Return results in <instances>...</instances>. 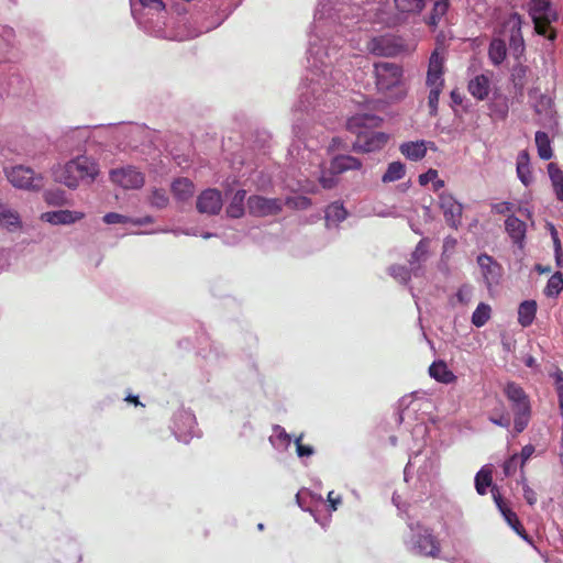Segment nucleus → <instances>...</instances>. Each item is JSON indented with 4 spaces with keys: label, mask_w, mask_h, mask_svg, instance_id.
Returning <instances> with one entry per match:
<instances>
[{
    "label": "nucleus",
    "mask_w": 563,
    "mask_h": 563,
    "mask_svg": "<svg viewBox=\"0 0 563 563\" xmlns=\"http://www.w3.org/2000/svg\"><path fill=\"white\" fill-rule=\"evenodd\" d=\"M563 290V276L560 272L554 273L547 283L544 294L547 297L554 298Z\"/></svg>",
    "instance_id": "nucleus-43"
},
{
    "label": "nucleus",
    "mask_w": 563,
    "mask_h": 563,
    "mask_svg": "<svg viewBox=\"0 0 563 563\" xmlns=\"http://www.w3.org/2000/svg\"><path fill=\"white\" fill-rule=\"evenodd\" d=\"M505 231L516 245H518L520 249L523 247L527 235L526 222L520 220L515 214H510L505 220Z\"/></svg>",
    "instance_id": "nucleus-19"
},
{
    "label": "nucleus",
    "mask_w": 563,
    "mask_h": 563,
    "mask_svg": "<svg viewBox=\"0 0 563 563\" xmlns=\"http://www.w3.org/2000/svg\"><path fill=\"white\" fill-rule=\"evenodd\" d=\"M303 497H309V501L310 503H323V497L318 494V493H313L309 489H301L299 490L297 494H296V501L298 504V506L305 510V511H309L310 514L313 515L314 517V520L317 522H320L318 517L314 515L313 510L311 507H305V504H303Z\"/></svg>",
    "instance_id": "nucleus-42"
},
{
    "label": "nucleus",
    "mask_w": 563,
    "mask_h": 563,
    "mask_svg": "<svg viewBox=\"0 0 563 563\" xmlns=\"http://www.w3.org/2000/svg\"><path fill=\"white\" fill-rule=\"evenodd\" d=\"M427 253H428V250H427V245H426V240L419 241L418 244L416 245V249L413 250V252L410 255L409 264H415L418 262H426Z\"/></svg>",
    "instance_id": "nucleus-52"
},
{
    "label": "nucleus",
    "mask_w": 563,
    "mask_h": 563,
    "mask_svg": "<svg viewBox=\"0 0 563 563\" xmlns=\"http://www.w3.org/2000/svg\"><path fill=\"white\" fill-rule=\"evenodd\" d=\"M488 109L492 117L497 120H505L509 112L508 98L506 96L495 93L489 100Z\"/></svg>",
    "instance_id": "nucleus-32"
},
{
    "label": "nucleus",
    "mask_w": 563,
    "mask_h": 563,
    "mask_svg": "<svg viewBox=\"0 0 563 563\" xmlns=\"http://www.w3.org/2000/svg\"><path fill=\"white\" fill-rule=\"evenodd\" d=\"M443 87H430L428 96V107L430 115L438 113L439 98Z\"/></svg>",
    "instance_id": "nucleus-51"
},
{
    "label": "nucleus",
    "mask_w": 563,
    "mask_h": 563,
    "mask_svg": "<svg viewBox=\"0 0 563 563\" xmlns=\"http://www.w3.org/2000/svg\"><path fill=\"white\" fill-rule=\"evenodd\" d=\"M131 13L137 25L148 35L166 38V4L163 0H130Z\"/></svg>",
    "instance_id": "nucleus-4"
},
{
    "label": "nucleus",
    "mask_w": 563,
    "mask_h": 563,
    "mask_svg": "<svg viewBox=\"0 0 563 563\" xmlns=\"http://www.w3.org/2000/svg\"><path fill=\"white\" fill-rule=\"evenodd\" d=\"M504 393L511 404L514 412L531 410L529 396L519 384L515 382L507 383Z\"/></svg>",
    "instance_id": "nucleus-17"
},
{
    "label": "nucleus",
    "mask_w": 563,
    "mask_h": 563,
    "mask_svg": "<svg viewBox=\"0 0 563 563\" xmlns=\"http://www.w3.org/2000/svg\"><path fill=\"white\" fill-rule=\"evenodd\" d=\"M429 374L432 378L443 384H451L456 380V376L443 361L433 362L429 367Z\"/></svg>",
    "instance_id": "nucleus-31"
},
{
    "label": "nucleus",
    "mask_w": 563,
    "mask_h": 563,
    "mask_svg": "<svg viewBox=\"0 0 563 563\" xmlns=\"http://www.w3.org/2000/svg\"><path fill=\"white\" fill-rule=\"evenodd\" d=\"M507 56L506 42L503 38H493L488 47V57L493 65L499 66Z\"/></svg>",
    "instance_id": "nucleus-36"
},
{
    "label": "nucleus",
    "mask_w": 563,
    "mask_h": 563,
    "mask_svg": "<svg viewBox=\"0 0 563 563\" xmlns=\"http://www.w3.org/2000/svg\"><path fill=\"white\" fill-rule=\"evenodd\" d=\"M84 213L71 210H56L42 213L41 219L53 225L73 224L82 219Z\"/></svg>",
    "instance_id": "nucleus-20"
},
{
    "label": "nucleus",
    "mask_w": 563,
    "mask_h": 563,
    "mask_svg": "<svg viewBox=\"0 0 563 563\" xmlns=\"http://www.w3.org/2000/svg\"><path fill=\"white\" fill-rule=\"evenodd\" d=\"M493 483L492 465H484L475 475L474 485L478 495H486L488 487Z\"/></svg>",
    "instance_id": "nucleus-35"
},
{
    "label": "nucleus",
    "mask_w": 563,
    "mask_h": 563,
    "mask_svg": "<svg viewBox=\"0 0 563 563\" xmlns=\"http://www.w3.org/2000/svg\"><path fill=\"white\" fill-rule=\"evenodd\" d=\"M109 178L114 185L125 190L140 189L145 183L144 174L132 165L112 168L109 172Z\"/></svg>",
    "instance_id": "nucleus-9"
},
{
    "label": "nucleus",
    "mask_w": 563,
    "mask_h": 563,
    "mask_svg": "<svg viewBox=\"0 0 563 563\" xmlns=\"http://www.w3.org/2000/svg\"><path fill=\"white\" fill-rule=\"evenodd\" d=\"M169 428L177 441L185 444H188L194 438L201 437L194 411L184 406L173 413Z\"/></svg>",
    "instance_id": "nucleus-6"
},
{
    "label": "nucleus",
    "mask_w": 563,
    "mask_h": 563,
    "mask_svg": "<svg viewBox=\"0 0 563 563\" xmlns=\"http://www.w3.org/2000/svg\"><path fill=\"white\" fill-rule=\"evenodd\" d=\"M238 379L246 387L261 384V373L258 371L256 362L253 358H250L247 361L245 373H239Z\"/></svg>",
    "instance_id": "nucleus-34"
},
{
    "label": "nucleus",
    "mask_w": 563,
    "mask_h": 563,
    "mask_svg": "<svg viewBox=\"0 0 563 563\" xmlns=\"http://www.w3.org/2000/svg\"><path fill=\"white\" fill-rule=\"evenodd\" d=\"M450 7V0H435L430 12L423 19L426 25L434 32L438 29L442 18L448 14Z\"/></svg>",
    "instance_id": "nucleus-21"
},
{
    "label": "nucleus",
    "mask_w": 563,
    "mask_h": 563,
    "mask_svg": "<svg viewBox=\"0 0 563 563\" xmlns=\"http://www.w3.org/2000/svg\"><path fill=\"white\" fill-rule=\"evenodd\" d=\"M534 142L539 157L542 161L551 159L553 156V150L549 134L544 131H537L534 135Z\"/></svg>",
    "instance_id": "nucleus-37"
},
{
    "label": "nucleus",
    "mask_w": 563,
    "mask_h": 563,
    "mask_svg": "<svg viewBox=\"0 0 563 563\" xmlns=\"http://www.w3.org/2000/svg\"><path fill=\"white\" fill-rule=\"evenodd\" d=\"M476 262L482 271L484 284L488 288L499 283L503 267L493 256L486 253H481L477 256Z\"/></svg>",
    "instance_id": "nucleus-16"
},
{
    "label": "nucleus",
    "mask_w": 563,
    "mask_h": 563,
    "mask_svg": "<svg viewBox=\"0 0 563 563\" xmlns=\"http://www.w3.org/2000/svg\"><path fill=\"white\" fill-rule=\"evenodd\" d=\"M552 377L554 378V386L558 394V398H562L563 396V372L561 369H556Z\"/></svg>",
    "instance_id": "nucleus-64"
},
{
    "label": "nucleus",
    "mask_w": 563,
    "mask_h": 563,
    "mask_svg": "<svg viewBox=\"0 0 563 563\" xmlns=\"http://www.w3.org/2000/svg\"><path fill=\"white\" fill-rule=\"evenodd\" d=\"M222 207V194L217 188H207L197 197L196 208L201 214L218 216L221 212Z\"/></svg>",
    "instance_id": "nucleus-11"
},
{
    "label": "nucleus",
    "mask_w": 563,
    "mask_h": 563,
    "mask_svg": "<svg viewBox=\"0 0 563 563\" xmlns=\"http://www.w3.org/2000/svg\"><path fill=\"white\" fill-rule=\"evenodd\" d=\"M44 200L49 206H63L67 202L66 192L60 188L48 189L44 192Z\"/></svg>",
    "instance_id": "nucleus-45"
},
{
    "label": "nucleus",
    "mask_w": 563,
    "mask_h": 563,
    "mask_svg": "<svg viewBox=\"0 0 563 563\" xmlns=\"http://www.w3.org/2000/svg\"><path fill=\"white\" fill-rule=\"evenodd\" d=\"M246 205L249 213L257 218L276 216L283 210V201L280 199L267 198L260 195L250 196Z\"/></svg>",
    "instance_id": "nucleus-10"
},
{
    "label": "nucleus",
    "mask_w": 563,
    "mask_h": 563,
    "mask_svg": "<svg viewBox=\"0 0 563 563\" xmlns=\"http://www.w3.org/2000/svg\"><path fill=\"white\" fill-rule=\"evenodd\" d=\"M520 463L518 454H512L503 464L505 476H511L516 473L518 464Z\"/></svg>",
    "instance_id": "nucleus-57"
},
{
    "label": "nucleus",
    "mask_w": 563,
    "mask_h": 563,
    "mask_svg": "<svg viewBox=\"0 0 563 563\" xmlns=\"http://www.w3.org/2000/svg\"><path fill=\"white\" fill-rule=\"evenodd\" d=\"M537 309L538 306L536 300L529 299L520 302L518 307V323L522 328L530 327L536 319Z\"/></svg>",
    "instance_id": "nucleus-29"
},
{
    "label": "nucleus",
    "mask_w": 563,
    "mask_h": 563,
    "mask_svg": "<svg viewBox=\"0 0 563 563\" xmlns=\"http://www.w3.org/2000/svg\"><path fill=\"white\" fill-rule=\"evenodd\" d=\"M391 503H393L394 506H396V508L398 510V516L402 520H405L406 515H410L409 511H408L409 505H407L406 503H402L400 495H398L397 493L393 494Z\"/></svg>",
    "instance_id": "nucleus-59"
},
{
    "label": "nucleus",
    "mask_w": 563,
    "mask_h": 563,
    "mask_svg": "<svg viewBox=\"0 0 563 563\" xmlns=\"http://www.w3.org/2000/svg\"><path fill=\"white\" fill-rule=\"evenodd\" d=\"M198 354L211 365H221L228 357L222 344L217 342H211L208 350L199 347Z\"/></svg>",
    "instance_id": "nucleus-26"
},
{
    "label": "nucleus",
    "mask_w": 563,
    "mask_h": 563,
    "mask_svg": "<svg viewBox=\"0 0 563 563\" xmlns=\"http://www.w3.org/2000/svg\"><path fill=\"white\" fill-rule=\"evenodd\" d=\"M492 308L488 303L479 302L471 317V322L476 328L484 327L490 319Z\"/></svg>",
    "instance_id": "nucleus-40"
},
{
    "label": "nucleus",
    "mask_w": 563,
    "mask_h": 563,
    "mask_svg": "<svg viewBox=\"0 0 563 563\" xmlns=\"http://www.w3.org/2000/svg\"><path fill=\"white\" fill-rule=\"evenodd\" d=\"M273 434L268 438L271 445L278 452H286L292 442V437L279 424H273Z\"/></svg>",
    "instance_id": "nucleus-25"
},
{
    "label": "nucleus",
    "mask_w": 563,
    "mask_h": 563,
    "mask_svg": "<svg viewBox=\"0 0 563 563\" xmlns=\"http://www.w3.org/2000/svg\"><path fill=\"white\" fill-rule=\"evenodd\" d=\"M406 166L400 161L391 162L388 164L385 174L382 177L383 183H393L401 179L405 176Z\"/></svg>",
    "instance_id": "nucleus-41"
},
{
    "label": "nucleus",
    "mask_w": 563,
    "mask_h": 563,
    "mask_svg": "<svg viewBox=\"0 0 563 563\" xmlns=\"http://www.w3.org/2000/svg\"><path fill=\"white\" fill-rule=\"evenodd\" d=\"M316 450L310 444H303L302 442L297 443L296 454L300 460H303L306 457H311L314 455Z\"/></svg>",
    "instance_id": "nucleus-62"
},
{
    "label": "nucleus",
    "mask_w": 563,
    "mask_h": 563,
    "mask_svg": "<svg viewBox=\"0 0 563 563\" xmlns=\"http://www.w3.org/2000/svg\"><path fill=\"white\" fill-rule=\"evenodd\" d=\"M374 75L377 89L388 91L400 85L404 70L402 67L396 63L377 62L374 64Z\"/></svg>",
    "instance_id": "nucleus-8"
},
{
    "label": "nucleus",
    "mask_w": 563,
    "mask_h": 563,
    "mask_svg": "<svg viewBox=\"0 0 563 563\" xmlns=\"http://www.w3.org/2000/svg\"><path fill=\"white\" fill-rule=\"evenodd\" d=\"M388 274L405 286H408L411 279V271L405 265L394 264L389 266Z\"/></svg>",
    "instance_id": "nucleus-44"
},
{
    "label": "nucleus",
    "mask_w": 563,
    "mask_h": 563,
    "mask_svg": "<svg viewBox=\"0 0 563 563\" xmlns=\"http://www.w3.org/2000/svg\"><path fill=\"white\" fill-rule=\"evenodd\" d=\"M246 190H236L225 208V214L230 219H240L245 214Z\"/></svg>",
    "instance_id": "nucleus-23"
},
{
    "label": "nucleus",
    "mask_w": 563,
    "mask_h": 563,
    "mask_svg": "<svg viewBox=\"0 0 563 563\" xmlns=\"http://www.w3.org/2000/svg\"><path fill=\"white\" fill-rule=\"evenodd\" d=\"M400 153L410 161H421L427 154V146L423 140L405 142L399 146Z\"/></svg>",
    "instance_id": "nucleus-28"
},
{
    "label": "nucleus",
    "mask_w": 563,
    "mask_h": 563,
    "mask_svg": "<svg viewBox=\"0 0 563 563\" xmlns=\"http://www.w3.org/2000/svg\"><path fill=\"white\" fill-rule=\"evenodd\" d=\"M170 190L177 200L186 201L194 194V184L188 178L179 177L172 183Z\"/></svg>",
    "instance_id": "nucleus-30"
},
{
    "label": "nucleus",
    "mask_w": 563,
    "mask_h": 563,
    "mask_svg": "<svg viewBox=\"0 0 563 563\" xmlns=\"http://www.w3.org/2000/svg\"><path fill=\"white\" fill-rule=\"evenodd\" d=\"M0 225L9 230L18 229L21 227V220L16 212L5 209L0 212Z\"/></svg>",
    "instance_id": "nucleus-47"
},
{
    "label": "nucleus",
    "mask_w": 563,
    "mask_h": 563,
    "mask_svg": "<svg viewBox=\"0 0 563 563\" xmlns=\"http://www.w3.org/2000/svg\"><path fill=\"white\" fill-rule=\"evenodd\" d=\"M537 32L539 35L545 37L550 42H554L556 40V31L551 26V24H547L544 26L536 25Z\"/></svg>",
    "instance_id": "nucleus-63"
},
{
    "label": "nucleus",
    "mask_w": 563,
    "mask_h": 563,
    "mask_svg": "<svg viewBox=\"0 0 563 563\" xmlns=\"http://www.w3.org/2000/svg\"><path fill=\"white\" fill-rule=\"evenodd\" d=\"M130 218L118 212H108L103 216V222L107 224L129 223Z\"/></svg>",
    "instance_id": "nucleus-61"
},
{
    "label": "nucleus",
    "mask_w": 563,
    "mask_h": 563,
    "mask_svg": "<svg viewBox=\"0 0 563 563\" xmlns=\"http://www.w3.org/2000/svg\"><path fill=\"white\" fill-rule=\"evenodd\" d=\"M357 0H321L314 12L307 48L306 84L301 91L305 111H323L347 82L346 33L358 16Z\"/></svg>",
    "instance_id": "nucleus-1"
},
{
    "label": "nucleus",
    "mask_w": 563,
    "mask_h": 563,
    "mask_svg": "<svg viewBox=\"0 0 563 563\" xmlns=\"http://www.w3.org/2000/svg\"><path fill=\"white\" fill-rule=\"evenodd\" d=\"M8 181L18 189L37 191L43 187L42 175H35L33 169L23 165L4 168Z\"/></svg>",
    "instance_id": "nucleus-7"
},
{
    "label": "nucleus",
    "mask_w": 563,
    "mask_h": 563,
    "mask_svg": "<svg viewBox=\"0 0 563 563\" xmlns=\"http://www.w3.org/2000/svg\"><path fill=\"white\" fill-rule=\"evenodd\" d=\"M362 162L352 155H335L330 163V170L334 175L343 174L347 170H358Z\"/></svg>",
    "instance_id": "nucleus-22"
},
{
    "label": "nucleus",
    "mask_w": 563,
    "mask_h": 563,
    "mask_svg": "<svg viewBox=\"0 0 563 563\" xmlns=\"http://www.w3.org/2000/svg\"><path fill=\"white\" fill-rule=\"evenodd\" d=\"M473 287L468 284H464L457 289L455 297L460 303L466 305L471 301Z\"/></svg>",
    "instance_id": "nucleus-56"
},
{
    "label": "nucleus",
    "mask_w": 563,
    "mask_h": 563,
    "mask_svg": "<svg viewBox=\"0 0 563 563\" xmlns=\"http://www.w3.org/2000/svg\"><path fill=\"white\" fill-rule=\"evenodd\" d=\"M15 37L14 30L8 25H0V44L9 47L13 46V40Z\"/></svg>",
    "instance_id": "nucleus-55"
},
{
    "label": "nucleus",
    "mask_w": 563,
    "mask_h": 563,
    "mask_svg": "<svg viewBox=\"0 0 563 563\" xmlns=\"http://www.w3.org/2000/svg\"><path fill=\"white\" fill-rule=\"evenodd\" d=\"M169 203L166 191L162 188H155L150 197V205L156 209H165Z\"/></svg>",
    "instance_id": "nucleus-49"
},
{
    "label": "nucleus",
    "mask_w": 563,
    "mask_h": 563,
    "mask_svg": "<svg viewBox=\"0 0 563 563\" xmlns=\"http://www.w3.org/2000/svg\"><path fill=\"white\" fill-rule=\"evenodd\" d=\"M548 175L551 180L555 198L563 201V172L556 163L548 164Z\"/></svg>",
    "instance_id": "nucleus-33"
},
{
    "label": "nucleus",
    "mask_w": 563,
    "mask_h": 563,
    "mask_svg": "<svg viewBox=\"0 0 563 563\" xmlns=\"http://www.w3.org/2000/svg\"><path fill=\"white\" fill-rule=\"evenodd\" d=\"M99 173V163L86 155H79L64 165L58 164L52 167L53 179L69 189H76L80 181L93 183Z\"/></svg>",
    "instance_id": "nucleus-5"
},
{
    "label": "nucleus",
    "mask_w": 563,
    "mask_h": 563,
    "mask_svg": "<svg viewBox=\"0 0 563 563\" xmlns=\"http://www.w3.org/2000/svg\"><path fill=\"white\" fill-rule=\"evenodd\" d=\"M494 498H495V501H496V504H497L498 508H499V509H500V511L503 512V515H504V517H505L506 521L508 522V525H509V526H512V523L515 522L517 526H519V527H520V521H519V519H518V517H517L516 512H514V511H512V510H510V509H504V508L501 507V499H500V497L494 496Z\"/></svg>",
    "instance_id": "nucleus-58"
},
{
    "label": "nucleus",
    "mask_w": 563,
    "mask_h": 563,
    "mask_svg": "<svg viewBox=\"0 0 563 563\" xmlns=\"http://www.w3.org/2000/svg\"><path fill=\"white\" fill-rule=\"evenodd\" d=\"M383 123V119L374 113L358 112L346 121V129L355 134L352 151L355 153H374L385 147L389 135L376 131Z\"/></svg>",
    "instance_id": "nucleus-2"
},
{
    "label": "nucleus",
    "mask_w": 563,
    "mask_h": 563,
    "mask_svg": "<svg viewBox=\"0 0 563 563\" xmlns=\"http://www.w3.org/2000/svg\"><path fill=\"white\" fill-rule=\"evenodd\" d=\"M426 84L429 88L443 87V58L437 51L432 52L429 57Z\"/></svg>",
    "instance_id": "nucleus-18"
},
{
    "label": "nucleus",
    "mask_w": 563,
    "mask_h": 563,
    "mask_svg": "<svg viewBox=\"0 0 563 563\" xmlns=\"http://www.w3.org/2000/svg\"><path fill=\"white\" fill-rule=\"evenodd\" d=\"M528 13L536 25L540 22L552 24L558 21V12L553 9L550 0H530Z\"/></svg>",
    "instance_id": "nucleus-14"
},
{
    "label": "nucleus",
    "mask_w": 563,
    "mask_h": 563,
    "mask_svg": "<svg viewBox=\"0 0 563 563\" xmlns=\"http://www.w3.org/2000/svg\"><path fill=\"white\" fill-rule=\"evenodd\" d=\"M439 206L443 212L446 224L457 230L461 225L463 206L451 194L439 195Z\"/></svg>",
    "instance_id": "nucleus-12"
},
{
    "label": "nucleus",
    "mask_w": 563,
    "mask_h": 563,
    "mask_svg": "<svg viewBox=\"0 0 563 563\" xmlns=\"http://www.w3.org/2000/svg\"><path fill=\"white\" fill-rule=\"evenodd\" d=\"M347 217V211L341 201L330 203L324 210L327 228L338 227Z\"/></svg>",
    "instance_id": "nucleus-27"
},
{
    "label": "nucleus",
    "mask_w": 563,
    "mask_h": 563,
    "mask_svg": "<svg viewBox=\"0 0 563 563\" xmlns=\"http://www.w3.org/2000/svg\"><path fill=\"white\" fill-rule=\"evenodd\" d=\"M527 73H528V67L520 63L512 67L511 77H512L514 85L516 87H520V88L523 87V84H525L523 80L527 76Z\"/></svg>",
    "instance_id": "nucleus-53"
},
{
    "label": "nucleus",
    "mask_w": 563,
    "mask_h": 563,
    "mask_svg": "<svg viewBox=\"0 0 563 563\" xmlns=\"http://www.w3.org/2000/svg\"><path fill=\"white\" fill-rule=\"evenodd\" d=\"M468 92L477 100H485L490 91V81L486 75H477L468 81Z\"/></svg>",
    "instance_id": "nucleus-24"
},
{
    "label": "nucleus",
    "mask_w": 563,
    "mask_h": 563,
    "mask_svg": "<svg viewBox=\"0 0 563 563\" xmlns=\"http://www.w3.org/2000/svg\"><path fill=\"white\" fill-rule=\"evenodd\" d=\"M517 176L526 187L532 183L529 155L525 151L520 152L517 158Z\"/></svg>",
    "instance_id": "nucleus-38"
},
{
    "label": "nucleus",
    "mask_w": 563,
    "mask_h": 563,
    "mask_svg": "<svg viewBox=\"0 0 563 563\" xmlns=\"http://www.w3.org/2000/svg\"><path fill=\"white\" fill-rule=\"evenodd\" d=\"M439 470V460L438 457H429L424 461V464L419 467V481H423V475H427L428 472L432 474H437Z\"/></svg>",
    "instance_id": "nucleus-54"
},
{
    "label": "nucleus",
    "mask_w": 563,
    "mask_h": 563,
    "mask_svg": "<svg viewBox=\"0 0 563 563\" xmlns=\"http://www.w3.org/2000/svg\"><path fill=\"white\" fill-rule=\"evenodd\" d=\"M8 95L20 96L27 89V82L21 78L19 74H12L8 82Z\"/></svg>",
    "instance_id": "nucleus-48"
},
{
    "label": "nucleus",
    "mask_w": 563,
    "mask_h": 563,
    "mask_svg": "<svg viewBox=\"0 0 563 563\" xmlns=\"http://www.w3.org/2000/svg\"><path fill=\"white\" fill-rule=\"evenodd\" d=\"M405 522L407 531L402 536V541L407 552L419 558H440L441 542L433 529L411 515H406Z\"/></svg>",
    "instance_id": "nucleus-3"
},
{
    "label": "nucleus",
    "mask_w": 563,
    "mask_h": 563,
    "mask_svg": "<svg viewBox=\"0 0 563 563\" xmlns=\"http://www.w3.org/2000/svg\"><path fill=\"white\" fill-rule=\"evenodd\" d=\"M514 432L519 434L528 427L531 417V410L514 412Z\"/></svg>",
    "instance_id": "nucleus-50"
},
{
    "label": "nucleus",
    "mask_w": 563,
    "mask_h": 563,
    "mask_svg": "<svg viewBox=\"0 0 563 563\" xmlns=\"http://www.w3.org/2000/svg\"><path fill=\"white\" fill-rule=\"evenodd\" d=\"M283 205L294 210H306L311 206V199L302 195L288 196Z\"/></svg>",
    "instance_id": "nucleus-46"
},
{
    "label": "nucleus",
    "mask_w": 563,
    "mask_h": 563,
    "mask_svg": "<svg viewBox=\"0 0 563 563\" xmlns=\"http://www.w3.org/2000/svg\"><path fill=\"white\" fill-rule=\"evenodd\" d=\"M368 51L377 56L394 57L402 51V45L393 35H379L371 38Z\"/></svg>",
    "instance_id": "nucleus-15"
},
{
    "label": "nucleus",
    "mask_w": 563,
    "mask_h": 563,
    "mask_svg": "<svg viewBox=\"0 0 563 563\" xmlns=\"http://www.w3.org/2000/svg\"><path fill=\"white\" fill-rule=\"evenodd\" d=\"M522 16L518 12H512L509 19L505 23V26L509 30V47L516 58H519L525 53V40L522 35Z\"/></svg>",
    "instance_id": "nucleus-13"
},
{
    "label": "nucleus",
    "mask_w": 563,
    "mask_h": 563,
    "mask_svg": "<svg viewBox=\"0 0 563 563\" xmlns=\"http://www.w3.org/2000/svg\"><path fill=\"white\" fill-rule=\"evenodd\" d=\"M394 3L400 13L419 14L426 8L427 0H394Z\"/></svg>",
    "instance_id": "nucleus-39"
},
{
    "label": "nucleus",
    "mask_w": 563,
    "mask_h": 563,
    "mask_svg": "<svg viewBox=\"0 0 563 563\" xmlns=\"http://www.w3.org/2000/svg\"><path fill=\"white\" fill-rule=\"evenodd\" d=\"M411 404V396H404L399 399V410L395 413V421L397 424H401L404 421V409H407Z\"/></svg>",
    "instance_id": "nucleus-60"
}]
</instances>
